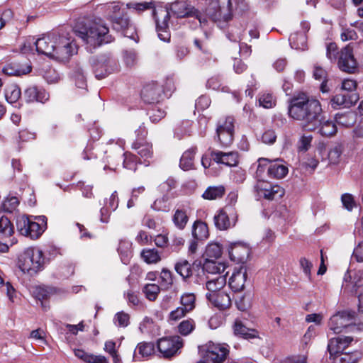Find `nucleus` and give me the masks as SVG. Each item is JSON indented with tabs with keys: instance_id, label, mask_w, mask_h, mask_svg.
Segmentation results:
<instances>
[{
	"instance_id": "nucleus-42",
	"label": "nucleus",
	"mask_w": 363,
	"mask_h": 363,
	"mask_svg": "<svg viewBox=\"0 0 363 363\" xmlns=\"http://www.w3.org/2000/svg\"><path fill=\"white\" fill-rule=\"evenodd\" d=\"M52 293V289L45 286H37L33 291L34 296L40 301L41 306L45 310H46L48 306L43 301L48 298Z\"/></svg>"
},
{
	"instance_id": "nucleus-31",
	"label": "nucleus",
	"mask_w": 363,
	"mask_h": 363,
	"mask_svg": "<svg viewBox=\"0 0 363 363\" xmlns=\"http://www.w3.org/2000/svg\"><path fill=\"white\" fill-rule=\"evenodd\" d=\"M155 353V345L152 342H142L138 344L133 358L138 360V354L142 357H147Z\"/></svg>"
},
{
	"instance_id": "nucleus-58",
	"label": "nucleus",
	"mask_w": 363,
	"mask_h": 363,
	"mask_svg": "<svg viewBox=\"0 0 363 363\" xmlns=\"http://www.w3.org/2000/svg\"><path fill=\"white\" fill-rule=\"evenodd\" d=\"M354 293L356 294H358L359 311L363 313V293L361 291V289L363 288V280H359L357 282H356L354 286Z\"/></svg>"
},
{
	"instance_id": "nucleus-45",
	"label": "nucleus",
	"mask_w": 363,
	"mask_h": 363,
	"mask_svg": "<svg viewBox=\"0 0 363 363\" xmlns=\"http://www.w3.org/2000/svg\"><path fill=\"white\" fill-rule=\"evenodd\" d=\"M113 28L117 31L124 32L129 28V19L126 17L112 15Z\"/></svg>"
},
{
	"instance_id": "nucleus-59",
	"label": "nucleus",
	"mask_w": 363,
	"mask_h": 363,
	"mask_svg": "<svg viewBox=\"0 0 363 363\" xmlns=\"http://www.w3.org/2000/svg\"><path fill=\"white\" fill-rule=\"evenodd\" d=\"M189 311L182 306L177 307L169 313V319L172 320H178L184 317Z\"/></svg>"
},
{
	"instance_id": "nucleus-53",
	"label": "nucleus",
	"mask_w": 363,
	"mask_h": 363,
	"mask_svg": "<svg viewBox=\"0 0 363 363\" xmlns=\"http://www.w3.org/2000/svg\"><path fill=\"white\" fill-rule=\"evenodd\" d=\"M327 73L325 69L319 66H315L313 71V77L315 79L318 80H323L321 84V90L323 92L327 91L325 89V79H326Z\"/></svg>"
},
{
	"instance_id": "nucleus-43",
	"label": "nucleus",
	"mask_w": 363,
	"mask_h": 363,
	"mask_svg": "<svg viewBox=\"0 0 363 363\" xmlns=\"http://www.w3.org/2000/svg\"><path fill=\"white\" fill-rule=\"evenodd\" d=\"M21 92L20 88L14 84L9 86L5 90V97L10 104L16 103L21 97Z\"/></svg>"
},
{
	"instance_id": "nucleus-15",
	"label": "nucleus",
	"mask_w": 363,
	"mask_h": 363,
	"mask_svg": "<svg viewBox=\"0 0 363 363\" xmlns=\"http://www.w3.org/2000/svg\"><path fill=\"white\" fill-rule=\"evenodd\" d=\"M339 68L347 73H354L357 69V63L354 57L353 47L352 44H348L343 48L338 59Z\"/></svg>"
},
{
	"instance_id": "nucleus-49",
	"label": "nucleus",
	"mask_w": 363,
	"mask_h": 363,
	"mask_svg": "<svg viewBox=\"0 0 363 363\" xmlns=\"http://www.w3.org/2000/svg\"><path fill=\"white\" fill-rule=\"evenodd\" d=\"M342 150L343 149L341 145H336L330 150L328 152V160L331 164H336L340 162Z\"/></svg>"
},
{
	"instance_id": "nucleus-5",
	"label": "nucleus",
	"mask_w": 363,
	"mask_h": 363,
	"mask_svg": "<svg viewBox=\"0 0 363 363\" xmlns=\"http://www.w3.org/2000/svg\"><path fill=\"white\" fill-rule=\"evenodd\" d=\"M45 259L43 252L34 247L26 249L18 258L21 270L33 276L43 269Z\"/></svg>"
},
{
	"instance_id": "nucleus-19",
	"label": "nucleus",
	"mask_w": 363,
	"mask_h": 363,
	"mask_svg": "<svg viewBox=\"0 0 363 363\" xmlns=\"http://www.w3.org/2000/svg\"><path fill=\"white\" fill-rule=\"evenodd\" d=\"M206 298L219 310H225L231 306L230 295L225 291H218L217 294H206Z\"/></svg>"
},
{
	"instance_id": "nucleus-36",
	"label": "nucleus",
	"mask_w": 363,
	"mask_h": 363,
	"mask_svg": "<svg viewBox=\"0 0 363 363\" xmlns=\"http://www.w3.org/2000/svg\"><path fill=\"white\" fill-rule=\"evenodd\" d=\"M14 233L13 225L11 220L5 216L0 218V238L4 239L10 238Z\"/></svg>"
},
{
	"instance_id": "nucleus-30",
	"label": "nucleus",
	"mask_w": 363,
	"mask_h": 363,
	"mask_svg": "<svg viewBox=\"0 0 363 363\" xmlns=\"http://www.w3.org/2000/svg\"><path fill=\"white\" fill-rule=\"evenodd\" d=\"M287 173L288 168L277 161L272 162L268 167V175L270 177L281 179L284 177Z\"/></svg>"
},
{
	"instance_id": "nucleus-61",
	"label": "nucleus",
	"mask_w": 363,
	"mask_h": 363,
	"mask_svg": "<svg viewBox=\"0 0 363 363\" xmlns=\"http://www.w3.org/2000/svg\"><path fill=\"white\" fill-rule=\"evenodd\" d=\"M161 86L162 87V90H164V97L171 96L172 92L175 89L174 82L172 78H167L164 85Z\"/></svg>"
},
{
	"instance_id": "nucleus-21",
	"label": "nucleus",
	"mask_w": 363,
	"mask_h": 363,
	"mask_svg": "<svg viewBox=\"0 0 363 363\" xmlns=\"http://www.w3.org/2000/svg\"><path fill=\"white\" fill-rule=\"evenodd\" d=\"M211 159L216 163H220L229 167H234L238 164V154L236 152H223L213 150L211 153Z\"/></svg>"
},
{
	"instance_id": "nucleus-12",
	"label": "nucleus",
	"mask_w": 363,
	"mask_h": 363,
	"mask_svg": "<svg viewBox=\"0 0 363 363\" xmlns=\"http://www.w3.org/2000/svg\"><path fill=\"white\" fill-rule=\"evenodd\" d=\"M213 220L217 229L226 230L235 225L238 214L232 206H225L214 216Z\"/></svg>"
},
{
	"instance_id": "nucleus-47",
	"label": "nucleus",
	"mask_w": 363,
	"mask_h": 363,
	"mask_svg": "<svg viewBox=\"0 0 363 363\" xmlns=\"http://www.w3.org/2000/svg\"><path fill=\"white\" fill-rule=\"evenodd\" d=\"M143 291L147 299L155 301L160 291V288L155 284H148L143 287Z\"/></svg>"
},
{
	"instance_id": "nucleus-3",
	"label": "nucleus",
	"mask_w": 363,
	"mask_h": 363,
	"mask_svg": "<svg viewBox=\"0 0 363 363\" xmlns=\"http://www.w3.org/2000/svg\"><path fill=\"white\" fill-rule=\"evenodd\" d=\"M171 11L177 18L194 17L202 23L200 12L187 1H177L172 3L169 7L160 8L154 11L156 22V31L160 40L169 42L171 38L169 29V21Z\"/></svg>"
},
{
	"instance_id": "nucleus-56",
	"label": "nucleus",
	"mask_w": 363,
	"mask_h": 363,
	"mask_svg": "<svg viewBox=\"0 0 363 363\" xmlns=\"http://www.w3.org/2000/svg\"><path fill=\"white\" fill-rule=\"evenodd\" d=\"M149 114L150 120L153 123H157L165 116L166 113L164 110L156 106L152 108Z\"/></svg>"
},
{
	"instance_id": "nucleus-11",
	"label": "nucleus",
	"mask_w": 363,
	"mask_h": 363,
	"mask_svg": "<svg viewBox=\"0 0 363 363\" xmlns=\"http://www.w3.org/2000/svg\"><path fill=\"white\" fill-rule=\"evenodd\" d=\"M216 136L221 146L228 147L233 141L234 137V118L227 116L218 121Z\"/></svg>"
},
{
	"instance_id": "nucleus-6",
	"label": "nucleus",
	"mask_w": 363,
	"mask_h": 363,
	"mask_svg": "<svg viewBox=\"0 0 363 363\" xmlns=\"http://www.w3.org/2000/svg\"><path fill=\"white\" fill-rule=\"evenodd\" d=\"M356 313L352 311H342L333 315L328 323L330 330L335 334L342 333L345 329L349 331L363 330V323H355Z\"/></svg>"
},
{
	"instance_id": "nucleus-13",
	"label": "nucleus",
	"mask_w": 363,
	"mask_h": 363,
	"mask_svg": "<svg viewBox=\"0 0 363 363\" xmlns=\"http://www.w3.org/2000/svg\"><path fill=\"white\" fill-rule=\"evenodd\" d=\"M157 349L163 357L169 358L174 356L183 346L182 340L179 336L163 337L157 341Z\"/></svg>"
},
{
	"instance_id": "nucleus-22",
	"label": "nucleus",
	"mask_w": 363,
	"mask_h": 363,
	"mask_svg": "<svg viewBox=\"0 0 363 363\" xmlns=\"http://www.w3.org/2000/svg\"><path fill=\"white\" fill-rule=\"evenodd\" d=\"M231 260L237 262H244L250 255V248L240 242L232 244L228 250Z\"/></svg>"
},
{
	"instance_id": "nucleus-57",
	"label": "nucleus",
	"mask_w": 363,
	"mask_h": 363,
	"mask_svg": "<svg viewBox=\"0 0 363 363\" xmlns=\"http://www.w3.org/2000/svg\"><path fill=\"white\" fill-rule=\"evenodd\" d=\"M115 323L121 327H126L129 324V315L123 311L118 312L114 317Z\"/></svg>"
},
{
	"instance_id": "nucleus-10",
	"label": "nucleus",
	"mask_w": 363,
	"mask_h": 363,
	"mask_svg": "<svg viewBox=\"0 0 363 363\" xmlns=\"http://www.w3.org/2000/svg\"><path fill=\"white\" fill-rule=\"evenodd\" d=\"M230 0H211L207 14L213 21H228L231 19Z\"/></svg>"
},
{
	"instance_id": "nucleus-2",
	"label": "nucleus",
	"mask_w": 363,
	"mask_h": 363,
	"mask_svg": "<svg viewBox=\"0 0 363 363\" xmlns=\"http://www.w3.org/2000/svg\"><path fill=\"white\" fill-rule=\"evenodd\" d=\"M36 51L60 62H66L77 54V45L65 33L53 31L34 43Z\"/></svg>"
},
{
	"instance_id": "nucleus-55",
	"label": "nucleus",
	"mask_w": 363,
	"mask_h": 363,
	"mask_svg": "<svg viewBox=\"0 0 363 363\" xmlns=\"http://www.w3.org/2000/svg\"><path fill=\"white\" fill-rule=\"evenodd\" d=\"M125 158L123 160V166L125 168L134 170L136 169V165H137V157L135 155H133L130 153H125L124 154Z\"/></svg>"
},
{
	"instance_id": "nucleus-48",
	"label": "nucleus",
	"mask_w": 363,
	"mask_h": 363,
	"mask_svg": "<svg viewBox=\"0 0 363 363\" xmlns=\"http://www.w3.org/2000/svg\"><path fill=\"white\" fill-rule=\"evenodd\" d=\"M195 328V322L193 319H186L182 321L178 325V331L182 335H189Z\"/></svg>"
},
{
	"instance_id": "nucleus-62",
	"label": "nucleus",
	"mask_w": 363,
	"mask_h": 363,
	"mask_svg": "<svg viewBox=\"0 0 363 363\" xmlns=\"http://www.w3.org/2000/svg\"><path fill=\"white\" fill-rule=\"evenodd\" d=\"M123 60L125 65L128 67H132L136 62V54L134 51H124L123 52Z\"/></svg>"
},
{
	"instance_id": "nucleus-41",
	"label": "nucleus",
	"mask_w": 363,
	"mask_h": 363,
	"mask_svg": "<svg viewBox=\"0 0 363 363\" xmlns=\"http://www.w3.org/2000/svg\"><path fill=\"white\" fill-rule=\"evenodd\" d=\"M172 220L177 228L183 230L188 223L189 217L187 216L185 211L177 209L174 212Z\"/></svg>"
},
{
	"instance_id": "nucleus-26",
	"label": "nucleus",
	"mask_w": 363,
	"mask_h": 363,
	"mask_svg": "<svg viewBox=\"0 0 363 363\" xmlns=\"http://www.w3.org/2000/svg\"><path fill=\"white\" fill-rule=\"evenodd\" d=\"M133 148L136 150L137 154L140 157L141 159H143V163L145 164L146 166H147L150 164V162L148 161V159L152 157V147L147 143L143 144L140 141H135L133 143ZM140 163H143L142 161L140 162Z\"/></svg>"
},
{
	"instance_id": "nucleus-29",
	"label": "nucleus",
	"mask_w": 363,
	"mask_h": 363,
	"mask_svg": "<svg viewBox=\"0 0 363 363\" xmlns=\"http://www.w3.org/2000/svg\"><path fill=\"white\" fill-rule=\"evenodd\" d=\"M357 121L356 114L352 111H347L335 115V121L336 124L341 126L349 128L354 125Z\"/></svg>"
},
{
	"instance_id": "nucleus-24",
	"label": "nucleus",
	"mask_w": 363,
	"mask_h": 363,
	"mask_svg": "<svg viewBox=\"0 0 363 363\" xmlns=\"http://www.w3.org/2000/svg\"><path fill=\"white\" fill-rule=\"evenodd\" d=\"M198 270L205 274V273L211 274H220L225 269L224 263L218 262L210 259H206L203 266H198Z\"/></svg>"
},
{
	"instance_id": "nucleus-38",
	"label": "nucleus",
	"mask_w": 363,
	"mask_h": 363,
	"mask_svg": "<svg viewBox=\"0 0 363 363\" xmlns=\"http://www.w3.org/2000/svg\"><path fill=\"white\" fill-rule=\"evenodd\" d=\"M225 194V189L223 186H209L202 195V197L208 200H214L221 198Z\"/></svg>"
},
{
	"instance_id": "nucleus-9",
	"label": "nucleus",
	"mask_w": 363,
	"mask_h": 363,
	"mask_svg": "<svg viewBox=\"0 0 363 363\" xmlns=\"http://www.w3.org/2000/svg\"><path fill=\"white\" fill-rule=\"evenodd\" d=\"M90 63L98 79H104L118 69L116 61L107 55L94 56L90 59Z\"/></svg>"
},
{
	"instance_id": "nucleus-51",
	"label": "nucleus",
	"mask_w": 363,
	"mask_h": 363,
	"mask_svg": "<svg viewBox=\"0 0 363 363\" xmlns=\"http://www.w3.org/2000/svg\"><path fill=\"white\" fill-rule=\"evenodd\" d=\"M169 196L164 195L162 198L156 199L152 205V208L157 211H168L167 204Z\"/></svg>"
},
{
	"instance_id": "nucleus-40",
	"label": "nucleus",
	"mask_w": 363,
	"mask_h": 363,
	"mask_svg": "<svg viewBox=\"0 0 363 363\" xmlns=\"http://www.w3.org/2000/svg\"><path fill=\"white\" fill-rule=\"evenodd\" d=\"M141 256L148 264H156L161 260L160 253L155 249H144Z\"/></svg>"
},
{
	"instance_id": "nucleus-25",
	"label": "nucleus",
	"mask_w": 363,
	"mask_h": 363,
	"mask_svg": "<svg viewBox=\"0 0 363 363\" xmlns=\"http://www.w3.org/2000/svg\"><path fill=\"white\" fill-rule=\"evenodd\" d=\"M31 69V66L29 65L22 66L18 62H11L4 67L3 72L9 76H21L30 72Z\"/></svg>"
},
{
	"instance_id": "nucleus-46",
	"label": "nucleus",
	"mask_w": 363,
	"mask_h": 363,
	"mask_svg": "<svg viewBox=\"0 0 363 363\" xmlns=\"http://www.w3.org/2000/svg\"><path fill=\"white\" fill-rule=\"evenodd\" d=\"M196 296L193 293H185L180 298V303L182 307L189 312L195 308Z\"/></svg>"
},
{
	"instance_id": "nucleus-1",
	"label": "nucleus",
	"mask_w": 363,
	"mask_h": 363,
	"mask_svg": "<svg viewBox=\"0 0 363 363\" xmlns=\"http://www.w3.org/2000/svg\"><path fill=\"white\" fill-rule=\"evenodd\" d=\"M288 113L293 119L301 121L303 129L311 131L319 127L323 110L318 100L301 93L290 99Z\"/></svg>"
},
{
	"instance_id": "nucleus-63",
	"label": "nucleus",
	"mask_w": 363,
	"mask_h": 363,
	"mask_svg": "<svg viewBox=\"0 0 363 363\" xmlns=\"http://www.w3.org/2000/svg\"><path fill=\"white\" fill-rule=\"evenodd\" d=\"M258 165L257 168V176L261 177L262 174L265 171V169L268 170V167L272 163L268 159L266 158H259L257 161Z\"/></svg>"
},
{
	"instance_id": "nucleus-54",
	"label": "nucleus",
	"mask_w": 363,
	"mask_h": 363,
	"mask_svg": "<svg viewBox=\"0 0 363 363\" xmlns=\"http://www.w3.org/2000/svg\"><path fill=\"white\" fill-rule=\"evenodd\" d=\"M259 104L265 108H272L276 104V101L270 94H264L259 99Z\"/></svg>"
},
{
	"instance_id": "nucleus-23",
	"label": "nucleus",
	"mask_w": 363,
	"mask_h": 363,
	"mask_svg": "<svg viewBox=\"0 0 363 363\" xmlns=\"http://www.w3.org/2000/svg\"><path fill=\"white\" fill-rule=\"evenodd\" d=\"M23 97L28 103L34 101L45 103L49 99L50 96L45 90L33 86L25 90Z\"/></svg>"
},
{
	"instance_id": "nucleus-14",
	"label": "nucleus",
	"mask_w": 363,
	"mask_h": 363,
	"mask_svg": "<svg viewBox=\"0 0 363 363\" xmlns=\"http://www.w3.org/2000/svg\"><path fill=\"white\" fill-rule=\"evenodd\" d=\"M354 341V338L350 336H338L330 338L328 343V350L330 358L334 360V363H337V357L345 353V350Z\"/></svg>"
},
{
	"instance_id": "nucleus-52",
	"label": "nucleus",
	"mask_w": 363,
	"mask_h": 363,
	"mask_svg": "<svg viewBox=\"0 0 363 363\" xmlns=\"http://www.w3.org/2000/svg\"><path fill=\"white\" fill-rule=\"evenodd\" d=\"M341 201L344 208L348 211H352L354 208L357 207L354 196L350 194H343L341 196Z\"/></svg>"
},
{
	"instance_id": "nucleus-7",
	"label": "nucleus",
	"mask_w": 363,
	"mask_h": 363,
	"mask_svg": "<svg viewBox=\"0 0 363 363\" xmlns=\"http://www.w3.org/2000/svg\"><path fill=\"white\" fill-rule=\"evenodd\" d=\"M46 218L45 216L35 217V220L27 216L23 215L17 217V230L26 237L31 239H38L46 228Z\"/></svg>"
},
{
	"instance_id": "nucleus-16",
	"label": "nucleus",
	"mask_w": 363,
	"mask_h": 363,
	"mask_svg": "<svg viewBox=\"0 0 363 363\" xmlns=\"http://www.w3.org/2000/svg\"><path fill=\"white\" fill-rule=\"evenodd\" d=\"M164 90L157 83L152 82L145 85L141 92L143 101L147 104H158L164 99Z\"/></svg>"
},
{
	"instance_id": "nucleus-32",
	"label": "nucleus",
	"mask_w": 363,
	"mask_h": 363,
	"mask_svg": "<svg viewBox=\"0 0 363 363\" xmlns=\"http://www.w3.org/2000/svg\"><path fill=\"white\" fill-rule=\"evenodd\" d=\"M195 153L196 148H191L183 153L179 162V167L183 170H189L193 168Z\"/></svg>"
},
{
	"instance_id": "nucleus-60",
	"label": "nucleus",
	"mask_w": 363,
	"mask_h": 363,
	"mask_svg": "<svg viewBox=\"0 0 363 363\" xmlns=\"http://www.w3.org/2000/svg\"><path fill=\"white\" fill-rule=\"evenodd\" d=\"M312 139H313V138H312V135H302L298 141V150L300 151L308 150L311 146Z\"/></svg>"
},
{
	"instance_id": "nucleus-17",
	"label": "nucleus",
	"mask_w": 363,
	"mask_h": 363,
	"mask_svg": "<svg viewBox=\"0 0 363 363\" xmlns=\"http://www.w3.org/2000/svg\"><path fill=\"white\" fill-rule=\"evenodd\" d=\"M247 279V270L244 266L234 269L229 278V286L235 292H239L244 289Z\"/></svg>"
},
{
	"instance_id": "nucleus-28",
	"label": "nucleus",
	"mask_w": 363,
	"mask_h": 363,
	"mask_svg": "<svg viewBox=\"0 0 363 363\" xmlns=\"http://www.w3.org/2000/svg\"><path fill=\"white\" fill-rule=\"evenodd\" d=\"M191 234L192 237L197 240L203 241L207 239L209 235L207 224L200 220H196L192 226Z\"/></svg>"
},
{
	"instance_id": "nucleus-4",
	"label": "nucleus",
	"mask_w": 363,
	"mask_h": 363,
	"mask_svg": "<svg viewBox=\"0 0 363 363\" xmlns=\"http://www.w3.org/2000/svg\"><path fill=\"white\" fill-rule=\"evenodd\" d=\"M74 32L83 41L93 47L111 43L113 40L109 34L108 28L101 20L91 22L89 25L79 22L74 27Z\"/></svg>"
},
{
	"instance_id": "nucleus-44",
	"label": "nucleus",
	"mask_w": 363,
	"mask_h": 363,
	"mask_svg": "<svg viewBox=\"0 0 363 363\" xmlns=\"http://www.w3.org/2000/svg\"><path fill=\"white\" fill-rule=\"evenodd\" d=\"M362 357L361 352H345L337 357V363H357Z\"/></svg>"
},
{
	"instance_id": "nucleus-34",
	"label": "nucleus",
	"mask_w": 363,
	"mask_h": 363,
	"mask_svg": "<svg viewBox=\"0 0 363 363\" xmlns=\"http://www.w3.org/2000/svg\"><path fill=\"white\" fill-rule=\"evenodd\" d=\"M131 246L132 243L126 240H122L119 242L118 252L124 264H128L129 259L132 255Z\"/></svg>"
},
{
	"instance_id": "nucleus-33",
	"label": "nucleus",
	"mask_w": 363,
	"mask_h": 363,
	"mask_svg": "<svg viewBox=\"0 0 363 363\" xmlns=\"http://www.w3.org/2000/svg\"><path fill=\"white\" fill-rule=\"evenodd\" d=\"M234 333L235 335H240L245 339L256 337V331L255 330L247 328L239 320H236L235 322Z\"/></svg>"
},
{
	"instance_id": "nucleus-18",
	"label": "nucleus",
	"mask_w": 363,
	"mask_h": 363,
	"mask_svg": "<svg viewBox=\"0 0 363 363\" xmlns=\"http://www.w3.org/2000/svg\"><path fill=\"white\" fill-rule=\"evenodd\" d=\"M258 193L268 200H274L281 198L284 194V189L278 186H272L271 184L259 182L256 186Z\"/></svg>"
},
{
	"instance_id": "nucleus-50",
	"label": "nucleus",
	"mask_w": 363,
	"mask_h": 363,
	"mask_svg": "<svg viewBox=\"0 0 363 363\" xmlns=\"http://www.w3.org/2000/svg\"><path fill=\"white\" fill-rule=\"evenodd\" d=\"M221 254V247L218 243H211L206 247V255L208 258L218 259Z\"/></svg>"
},
{
	"instance_id": "nucleus-27",
	"label": "nucleus",
	"mask_w": 363,
	"mask_h": 363,
	"mask_svg": "<svg viewBox=\"0 0 363 363\" xmlns=\"http://www.w3.org/2000/svg\"><path fill=\"white\" fill-rule=\"evenodd\" d=\"M208 279L206 282V286L208 291V294H217L218 291H221L226 284V279L225 276L218 275L215 278L210 279L206 277Z\"/></svg>"
},
{
	"instance_id": "nucleus-20",
	"label": "nucleus",
	"mask_w": 363,
	"mask_h": 363,
	"mask_svg": "<svg viewBox=\"0 0 363 363\" xmlns=\"http://www.w3.org/2000/svg\"><path fill=\"white\" fill-rule=\"evenodd\" d=\"M359 100V96L357 93H342L337 94L331 99V104L334 108L339 106L350 107L354 105Z\"/></svg>"
},
{
	"instance_id": "nucleus-35",
	"label": "nucleus",
	"mask_w": 363,
	"mask_h": 363,
	"mask_svg": "<svg viewBox=\"0 0 363 363\" xmlns=\"http://www.w3.org/2000/svg\"><path fill=\"white\" fill-rule=\"evenodd\" d=\"M320 129L319 132L323 136L325 137H331L336 134L337 133V126L335 121L327 120L323 121V119L320 121V124L319 125Z\"/></svg>"
},
{
	"instance_id": "nucleus-64",
	"label": "nucleus",
	"mask_w": 363,
	"mask_h": 363,
	"mask_svg": "<svg viewBox=\"0 0 363 363\" xmlns=\"http://www.w3.org/2000/svg\"><path fill=\"white\" fill-rule=\"evenodd\" d=\"M357 83L354 80L347 79H345L342 83V91L346 93H354V91L356 89Z\"/></svg>"
},
{
	"instance_id": "nucleus-8",
	"label": "nucleus",
	"mask_w": 363,
	"mask_h": 363,
	"mask_svg": "<svg viewBox=\"0 0 363 363\" xmlns=\"http://www.w3.org/2000/svg\"><path fill=\"white\" fill-rule=\"evenodd\" d=\"M203 358L208 363H223L229 354L227 345L209 341L199 347Z\"/></svg>"
},
{
	"instance_id": "nucleus-37",
	"label": "nucleus",
	"mask_w": 363,
	"mask_h": 363,
	"mask_svg": "<svg viewBox=\"0 0 363 363\" xmlns=\"http://www.w3.org/2000/svg\"><path fill=\"white\" fill-rule=\"evenodd\" d=\"M174 269L184 279L192 275L191 264L186 259L177 262L174 265Z\"/></svg>"
},
{
	"instance_id": "nucleus-39",
	"label": "nucleus",
	"mask_w": 363,
	"mask_h": 363,
	"mask_svg": "<svg viewBox=\"0 0 363 363\" xmlns=\"http://www.w3.org/2000/svg\"><path fill=\"white\" fill-rule=\"evenodd\" d=\"M289 41L291 48L296 50H304L306 47V37L303 33L291 34L289 37Z\"/></svg>"
}]
</instances>
